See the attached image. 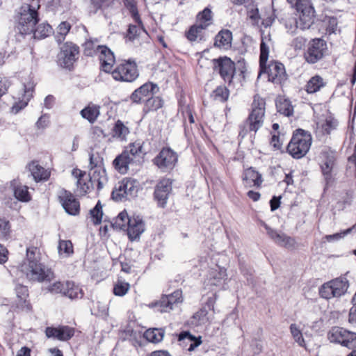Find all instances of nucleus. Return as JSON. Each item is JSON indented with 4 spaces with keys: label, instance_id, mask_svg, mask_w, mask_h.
Segmentation results:
<instances>
[{
    "label": "nucleus",
    "instance_id": "obj_1",
    "mask_svg": "<svg viewBox=\"0 0 356 356\" xmlns=\"http://www.w3.org/2000/svg\"><path fill=\"white\" fill-rule=\"evenodd\" d=\"M40 8L38 0H32L31 3H24L14 16V31L15 35L24 38L31 35L35 26L40 22L38 10Z\"/></svg>",
    "mask_w": 356,
    "mask_h": 356
},
{
    "label": "nucleus",
    "instance_id": "obj_2",
    "mask_svg": "<svg viewBox=\"0 0 356 356\" xmlns=\"http://www.w3.org/2000/svg\"><path fill=\"white\" fill-rule=\"evenodd\" d=\"M266 102L265 98L256 94L253 97L248 117L239 125L238 136L244 138L249 134L254 135L264 126L266 116Z\"/></svg>",
    "mask_w": 356,
    "mask_h": 356
},
{
    "label": "nucleus",
    "instance_id": "obj_3",
    "mask_svg": "<svg viewBox=\"0 0 356 356\" xmlns=\"http://www.w3.org/2000/svg\"><path fill=\"white\" fill-rule=\"evenodd\" d=\"M213 24V12L206 7L197 13L195 22L185 30L184 36L191 44L204 42L208 38V29Z\"/></svg>",
    "mask_w": 356,
    "mask_h": 356
},
{
    "label": "nucleus",
    "instance_id": "obj_4",
    "mask_svg": "<svg viewBox=\"0 0 356 356\" xmlns=\"http://www.w3.org/2000/svg\"><path fill=\"white\" fill-rule=\"evenodd\" d=\"M269 48L264 40L260 44L259 67L260 72L266 74L268 81L275 85L282 86L288 78L284 65L278 60H270L267 64Z\"/></svg>",
    "mask_w": 356,
    "mask_h": 356
},
{
    "label": "nucleus",
    "instance_id": "obj_5",
    "mask_svg": "<svg viewBox=\"0 0 356 356\" xmlns=\"http://www.w3.org/2000/svg\"><path fill=\"white\" fill-rule=\"evenodd\" d=\"M312 143L309 131L298 128L293 131L292 136L286 147V152L294 159H300L309 152Z\"/></svg>",
    "mask_w": 356,
    "mask_h": 356
},
{
    "label": "nucleus",
    "instance_id": "obj_6",
    "mask_svg": "<svg viewBox=\"0 0 356 356\" xmlns=\"http://www.w3.org/2000/svg\"><path fill=\"white\" fill-rule=\"evenodd\" d=\"M111 75L116 81L133 83L139 77L140 72L135 59H119Z\"/></svg>",
    "mask_w": 356,
    "mask_h": 356
},
{
    "label": "nucleus",
    "instance_id": "obj_7",
    "mask_svg": "<svg viewBox=\"0 0 356 356\" xmlns=\"http://www.w3.org/2000/svg\"><path fill=\"white\" fill-rule=\"evenodd\" d=\"M349 285L347 277L341 275L323 283L318 289V294L321 298L327 300L339 298L348 292Z\"/></svg>",
    "mask_w": 356,
    "mask_h": 356
},
{
    "label": "nucleus",
    "instance_id": "obj_8",
    "mask_svg": "<svg viewBox=\"0 0 356 356\" xmlns=\"http://www.w3.org/2000/svg\"><path fill=\"white\" fill-rule=\"evenodd\" d=\"M19 269L31 282H49L55 277L54 272L39 261L22 263Z\"/></svg>",
    "mask_w": 356,
    "mask_h": 356
},
{
    "label": "nucleus",
    "instance_id": "obj_9",
    "mask_svg": "<svg viewBox=\"0 0 356 356\" xmlns=\"http://www.w3.org/2000/svg\"><path fill=\"white\" fill-rule=\"evenodd\" d=\"M318 164L326 186L332 185L336 175L334 173L337 165L336 152L328 147L323 149L318 155Z\"/></svg>",
    "mask_w": 356,
    "mask_h": 356
},
{
    "label": "nucleus",
    "instance_id": "obj_10",
    "mask_svg": "<svg viewBox=\"0 0 356 356\" xmlns=\"http://www.w3.org/2000/svg\"><path fill=\"white\" fill-rule=\"evenodd\" d=\"M140 184L137 179L124 177L115 186L111 197L115 201L129 200L137 196Z\"/></svg>",
    "mask_w": 356,
    "mask_h": 356
},
{
    "label": "nucleus",
    "instance_id": "obj_11",
    "mask_svg": "<svg viewBox=\"0 0 356 356\" xmlns=\"http://www.w3.org/2000/svg\"><path fill=\"white\" fill-rule=\"evenodd\" d=\"M79 55L80 48L76 43L72 41L63 42L60 47V51L57 56L58 65L69 71H72Z\"/></svg>",
    "mask_w": 356,
    "mask_h": 356
},
{
    "label": "nucleus",
    "instance_id": "obj_12",
    "mask_svg": "<svg viewBox=\"0 0 356 356\" xmlns=\"http://www.w3.org/2000/svg\"><path fill=\"white\" fill-rule=\"evenodd\" d=\"M327 44L325 40L320 38L311 39L307 44L302 54L305 61L314 65L322 60L327 54Z\"/></svg>",
    "mask_w": 356,
    "mask_h": 356
},
{
    "label": "nucleus",
    "instance_id": "obj_13",
    "mask_svg": "<svg viewBox=\"0 0 356 356\" xmlns=\"http://www.w3.org/2000/svg\"><path fill=\"white\" fill-rule=\"evenodd\" d=\"M295 6L298 13V19L292 18V22L298 24L301 30L309 29L314 24L315 17V9L311 1L300 0Z\"/></svg>",
    "mask_w": 356,
    "mask_h": 356
},
{
    "label": "nucleus",
    "instance_id": "obj_14",
    "mask_svg": "<svg viewBox=\"0 0 356 356\" xmlns=\"http://www.w3.org/2000/svg\"><path fill=\"white\" fill-rule=\"evenodd\" d=\"M327 339L348 349L356 348V333L342 327L334 326L328 331Z\"/></svg>",
    "mask_w": 356,
    "mask_h": 356
},
{
    "label": "nucleus",
    "instance_id": "obj_15",
    "mask_svg": "<svg viewBox=\"0 0 356 356\" xmlns=\"http://www.w3.org/2000/svg\"><path fill=\"white\" fill-rule=\"evenodd\" d=\"M212 63L214 71L217 72L224 82L230 86L233 83L236 74L235 63L226 56L213 59Z\"/></svg>",
    "mask_w": 356,
    "mask_h": 356
},
{
    "label": "nucleus",
    "instance_id": "obj_16",
    "mask_svg": "<svg viewBox=\"0 0 356 356\" xmlns=\"http://www.w3.org/2000/svg\"><path fill=\"white\" fill-rule=\"evenodd\" d=\"M153 163L163 172L172 170L178 161V155L170 147H163L152 160Z\"/></svg>",
    "mask_w": 356,
    "mask_h": 356
},
{
    "label": "nucleus",
    "instance_id": "obj_17",
    "mask_svg": "<svg viewBox=\"0 0 356 356\" xmlns=\"http://www.w3.org/2000/svg\"><path fill=\"white\" fill-rule=\"evenodd\" d=\"M157 83L148 81L136 88L130 95L129 99L134 104H142L146 99L158 93Z\"/></svg>",
    "mask_w": 356,
    "mask_h": 356
},
{
    "label": "nucleus",
    "instance_id": "obj_18",
    "mask_svg": "<svg viewBox=\"0 0 356 356\" xmlns=\"http://www.w3.org/2000/svg\"><path fill=\"white\" fill-rule=\"evenodd\" d=\"M173 180L168 177H162L156 183L153 193L157 206L161 208L166 207L169 195L172 190Z\"/></svg>",
    "mask_w": 356,
    "mask_h": 356
},
{
    "label": "nucleus",
    "instance_id": "obj_19",
    "mask_svg": "<svg viewBox=\"0 0 356 356\" xmlns=\"http://www.w3.org/2000/svg\"><path fill=\"white\" fill-rule=\"evenodd\" d=\"M100 52L97 54L101 71L111 74L116 65V58L114 53L110 48L104 45L99 47Z\"/></svg>",
    "mask_w": 356,
    "mask_h": 356
},
{
    "label": "nucleus",
    "instance_id": "obj_20",
    "mask_svg": "<svg viewBox=\"0 0 356 356\" xmlns=\"http://www.w3.org/2000/svg\"><path fill=\"white\" fill-rule=\"evenodd\" d=\"M58 198L65 211L72 216L78 215L80 212V203L74 195L69 191L61 189Z\"/></svg>",
    "mask_w": 356,
    "mask_h": 356
},
{
    "label": "nucleus",
    "instance_id": "obj_21",
    "mask_svg": "<svg viewBox=\"0 0 356 356\" xmlns=\"http://www.w3.org/2000/svg\"><path fill=\"white\" fill-rule=\"evenodd\" d=\"M44 333L47 338L67 341L74 337L75 329L68 325H60L58 327H47Z\"/></svg>",
    "mask_w": 356,
    "mask_h": 356
},
{
    "label": "nucleus",
    "instance_id": "obj_22",
    "mask_svg": "<svg viewBox=\"0 0 356 356\" xmlns=\"http://www.w3.org/2000/svg\"><path fill=\"white\" fill-rule=\"evenodd\" d=\"M72 175L77 179V191L81 195H86L95 189V187L86 171L79 168H74L72 171Z\"/></svg>",
    "mask_w": 356,
    "mask_h": 356
},
{
    "label": "nucleus",
    "instance_id": "obj_23",
    "mask_svg": "<svg viewBox=\"0 0 356 356\" xmlns=\"http://www.w3.org/2000/svg\"><path fill=\"white\" fill-rule=\"evenodd\" d=\"M242 181L245 187L260 188L264 179L259 172L253 167H249L243 170Z\"/></svg>",
    "mask_w": 356,
    "mask_h": 356
},
{
    "label": "nucleus",
    "instance_id": "obj_24",
    "mask_svg": "<svg viewBox=\"0 0 356 356\" xmlns=\"http://www.w3.org/2000/svg\"><path fill=\"white\" fill-rule=\"evenodd\" d=\"M180 346L188 352H193L202 343V337H195L189 331H182L178 335Z\"/></svg>",
    "mask_w": 356,
    "mask_h": 356
},
{
    "label": "nucleus",
    "instance_id": "obj_25",
    "mask_svg": "<svg viewBox=\"0 0 356 356\" xmlns=\"http://www.w3.org/2000/svg\"><path fill=\"white\" fill-rule=\"evenodd\" d=\"M26 168L31 172L35 182L47 181L51 177V170L49 168H44L40 165L39 161L37 160H33L30 161Z\"/></svg>",
    "mask_w": 356,
    "mask_h": 356
},
{
    "label": "nucleus",
    "instance_id": "obj_26",
    "mask_svg": "<svg viewBox=\"0 0 356 356\" xmlns=\"http://www.w3.org/2000/svg\"><path fill=\"white\" fill-rule=\"evenodd\" d=\"M130 241H133L140 237L145 230V222L138 216L130 217L129 222L125 229Z\"/></svg>",
    "mask_w": 356,
    "mask_h": 356
},
{
    "label": "nucleus",
    "instance_id": "obj_27",
    "mask_svg": "<svg viewBox=\"0 0 356 356\" xmlns=\"http://www.w3.org/2000/svg\"><path fill=\"white\" fill-rule=\"evenodd\" d=\"M327 86V81L321 75L316 74L311 76L305 83L303 90L309 95L321 92Z\"/></svg>",
    "mask_w": 356,
    "mask_h": 356
},
{
    "label": "nucleus",
    "instance_id": "obj_28",
    "mask_svg": "<svg viewBox=\"0 0 356 356\" xmlns=\"http://www.w3.org/2000/svg\"><path fill=\"white\" fill-rule=\"evenodd\" d=\"M142 104V116L145 118L149 114L156 113L161 109L164 106L165 101L161 96L154 95L146 99Z\"/></svg>",
    "mask_w": 356,
    "mask_h": 356
},
{
    "label": "nucleus",
    "instance_id": "obj_29",
    "mask_svg": "<svg viewBox=\"0 0 356 356\" xmlns=\"http://www.w3.org/2000/svg\"><path fill=\"white\" fill-rule=\"evenodd\" d=\"M15 291L17 297V307L22 310L31 312L33 307L29 300V291L28 287L22 284H17L15 286Z\"/></svg>",
    "mask_w": 356,
    "mask_h": 356
},
{
    "label": "nucleus",
    "instance_id": "obj_30",
    "mask_svg": "<svg viewBox=\"0 0 356 356\" xmlns=\"http://www.w3.org/2000/svg\"><path fill=\"white\" fill-rule=\"evenodd\" d=\"M232 33L229 29H222L215 36L213 46L221 50H228L232 47Z\"/></svg>",
    "mask_w": 356,
    "mask_h": 356
},
{
    "label": "nucleus",
    "instance_id": "obj_31",
    "mask_svg": "<svg viewBox=\"0 0 356 356\" xmlns=\"http://www.w3.org/2000/svg\"><path fill=\"white\" fill-rule=\"evenodd\" d=\"M134 161V159L127 155V152H122L113 161L112 165L114 169L120 174L124 175L129 170V164Z\"/></svg>",
    "mask_w": 356,
    "mask_h": 356
},
{
    "label": "nucleus",
    "instance_id": "obj_32",
    "mask_svg": "<svg viewBox=\"0 0 356 356\" xmlns=\"http://www.w3.org/2000/svg\"><path fill=\"white\" fill-rule=\"evenodd\" d=\"M90 181H92L95 187L97 192L102 190L104 186L108 181V177L105 168H99L90 170L88 175Z\"/></svg>",
    "mask_w": 356,
    "mask_h": 356
},
{
    "label": "nucleus",
    "instance_id": "obj_33",
    "mask_svg": "<svg viewBox=\"0 0 356 356\" xmlns=\"http://www.w3.org/2000/svg\"><path fill=\"white\" fill-rule=\"evenodd\" d=\"M100 106L90 102L80 111V115L90 124H93L97 121L100 115Z\"/></svg>",
    "mask_w": 356,
    "mask_h": 356
},
{
    "label": "nucleus",
    "instance_id": "obj_34",
    "mask_svg": "<svg viewBox=\"0 0 356 356\" xmlns=\"http://www.w3.org/2000/svg\"><path fill=\"white\" fill-rule=\"evenodd\" d=\"M275 106L278 113L286 117L293 115V106L291 102L284 96H279L275 100Z\"/></svg>",
    "mask_w": 356,
    "mask_h": 356
},
{
    "label": "nucleus",
    "instance_id": "obj_35",
    "mask_svg": "<svg viewBox=\"0 0 356 356\" xmlns=\"http://www.w3.org/2000/svg\"><path fill=\"white\" fill-rule=\"evenodd\" d=\"M325 33L329 35L335 33L338 27V19L334 16L322 15L319 19Z\"/></svg>",
    "mask_w": 356,
    "mask_h": 356
},
{
    "label": "nucleus",
    "instance_id": "obj_36",
    "mask_svg": "<svg viewBox=\"0 0 356 356\" xmlns=\"http://www.w3.org/2000/svg\"><path fill=\"white\" fill-rule=\"evenodd\" d=\"M53 33L54 30L50 24L47 22H38L31 35L34 39L42 40L50 36Z\"/></svg>",
    "mask_w": 356,
    "mask_h": 356
},
{
    "label": "nucleus",
    "instance_id": "obj_37",
    "mask_svg": "<svg viewBox=\"0 0 356 356\" xmlns=\"http://www.w3.org/2000/svg\"><path fill=\"white\" fill-rule=\"evenodd\" d=\"M98 40L97 38H88L86 39L84 43L82 44L83 54L88 57H92L97 56L100 52L99 47H104V45L97 44Z\"/></svg>",
    "mask_w": 356,
    "mask_h": 356
},
{
    "label": "nucleus",
    "instance_id": "obj_38",
    "mask_svg": "<svg viewBox=\"0 0 356 356\" xmlns=\"http://www.w3.org/2000/svg\"><path fill=\"white\" fill-rule=\"evenodd\" d=\"M143 337L151 343H158L163 339L164 330L159 328H149L144 332Z\"/></svg>",
    "mask_w": 356,
    "mask_h": 356
},
{
    "label": "nucleus",
    "instance_id": "obj_39",
    "mask_svg": "<svg viewBox=\"0 0 356 356\" xmlns=\"http://www.w3.org/2000/svg\"><path fill=\"white\" fill-rule=\"evenodd\" d=\"M14 196L20 202H27L31 200L27 186L17 184L13 187Z\"/></svg>",
    "mask_w": 356,
    "mask_h": 356
},
{
    "label": "nucleus",
    "instance_id": "obj_40",
    "mask_svg": "<svg viewBox=\"0 0 356 356\" xmlns=\"http://www.w3.org/2000/svg\"><path fill=\"white\" fill-rule=\"evenodd\" d=\"M33 88H27L26 87L24 89V94L22 95V99L19 102L15 103L12 107V111L13 113H18L21 109L25 108L31 97H33Z\"/></svg>",
    "mask_w": 356,
    "mask_h": 356
},
{
    "label": "nucleus",
    "instance_id": "obj_41",
    "mask_svg": "<svg viewBox=\"0 0 356 356\" xmlns=\"http://www.w3.org/2000/svg\"><path fill=\"white\" fill-rule=\"evenodd\" d=\"M229 90L226 86L220 85L216 88L211 93V97L216 101L222 103L227 102L229 97Z\"/></svg>",
    "mask_w": 356,
    "mask_h": 356
},
{
    "label": "nucleus",
    "instance_id": "obj_42",
    "mask_svg": "<svg viewBox=\"0 0 356 356\" xmlns=\"http://www.w3.org/2000/svg\"><path fill=\"white\" fill-rule=\"evenodd\" d=\"M125 7L129 10V13L134 22L144 29V24L140 19L135 0H124Z\"/></svg>",
    "mask_w": 356,
    "mask_h": 356
},
{
    "label": "nucleus",
    "instance_id": "obj_43",
    "mask_svg": "<svg viewBox=\"0 0 356 356\" xmlns=\"http://www.w3.org/2000/svg\"><path fill=\"white\" fill-rule=\"evenodd\" d=\"M129 134V129L123 122L120 120H117L112 129L113 136L120 140H125Z\"/></svg>",
    "mask_w": 356,
    "mask_h": 356
},
{
    "label": "nucleus",
    "instance_id": "obj_44",
    "mask_svg": "<svg viewBox=\"0 0 356 356\" xmlns=\"http://www.w3.org/2000/svg\"><path fill=\"white\" fill-rule=\"evenodd\" d=\"M11 223L5 217L0 216V240L8 241L11 238Z\"/></svg>",
    "mask_w": 356,
    "mask_h": 356
},
{
    "label": "nucleus",
    "instance_id": "obj_45",
    "mask_svg": "<svg viewBox=\"0 0 356 356\" xmlns=\"http://www.w3.org/2000/svg\"><path fill=\"white\" fill-rule=\"evenodd\" d=\"M179 111L184 121L188 118L191 124L195 123V107L193 104H179Z\"/></svg>",
    "mask_w": 356,
    "mask_h": 356
},
{
    "label": "nucleus",
    "instance_id": "obj_46",
    "mask_svg": "<svg viewBox=\"0 0 356 356\" xmlns=\"http://www.w3.org/2000/svg\"><path fill=\"white\" fill-rule=\"evenodd\" d=\"M284 134L281 132H270V145L274 151L283 152Z\"/></svg>",
    "mask_w": 356,
    "mask_h": 356
},
{
    "label": "nucleus",
    "instance_id": "obj_47",
    "mask_svg": "<svg viewBox=\"0 0 356 356\" xmlns=\"http://www.w3.org/2000/svg\"><path fill=\"white\" fill-rule=\"evenodd\" d=\"M90 2L94 13H97L99 10L104 12L112 8L115 3V0H90Z\"/></svg>",
    "mask_w": 356,
    "mask_h": 356
},
{
    "label": "nucleus",
    "instance_id": "obj_48",
    "mask_svg": "<svg viewBox=\"0 0 356 356\" xmlns=\"http://www.w3.org/2000/svg\"><path fill=\"white\" fill-rule=\"evenodd\" d=\"M58 253L69 257L74 254V245L70 240H59L58 245Z\"/></svg>",
    "mask_w": 356,
    "mask_h": 356
},
{
    "label": "nucleus",
    "instance_id": "obj_49",
    "mask_svg": "<svg viewBox=\"0 0 356 356\" xmlns=\"http://www.w3.org/2000/svg\"><path fill=\"white\" fill-rule=\"evenodd\" d=\"M130 287L131 286L129 282L118 280L113 284V293L116 296L122 297L129 292Z\"/></svg>",
    "mask_w": 356,
    "mask_h": 356
},
{
    "label": "nucleus",
    "instance_id": "obj_50",
    "mask_svg": "<svg viewBox=\"0 0 356 356\" xmlns=\"http://www.w3.org/2000/svg\"><path fill=\"white\" fill-rule=\"evenodd\" d=\"M65 296L70 299L82 298L83 293L82 289L71 281H67V288H66Z\"/></svg>",
    "mask_w": 356,
    "mask_h": 356
},
{
    "label": "nucleus",
    "instance_id": "obj_51",
    "mask_svg": "<svg viewBox=\"0 0 356 356\" xmlns=\"http://www.w3.org/2000/svg\"><path fill=\"white\" fill-rule=\"evenodd\" d=\"M89 168L90 170L104 168V159L100 153L95 152L90 154Z\"/></svg>",
    "mask_w": 356,
    "mask_h": 356
},
{
    "label": "nucleus",
    "instance_id": "obj_52",
    "mask_svg": "<svg viewBox=\"0 0 356 356\" xmlns=\"http://www.w3.org/2000/svg\"><path fill=\"white\" fill-rule=\"evenodd\" d=\"M71 28V24L67 21L62 22L58 25L57 35H56V40L58 44H61L64 41Z\"/></svg>",
    "mask_w": 356,
    "mask_h": 356
},
{
    "label": "nucleus",
    "instance_id": "obj_53",
    "mask_svg": "<svg viewBox=\"0 0 356 356\" xmlns=\"http://www.w3.org/2000/svg\"><path fill=\"white\" fill-rule=\"evenodd\" d=\"M338 122L332 116H328L321 126L323 135H330L331 132L337 129Z\"/></svg>",
    "mask_w": 356,
    "mask_h": 356
},
{
    "label": "nucleus",
    "instance_id": "obj_54",
    "mask_svg": "<svg viewBox=\"0 0 356 356\" xmlns=\"http://www.w3.org/2000/svg\"><path fill=\"white\" fill-rule=\"evenodd\" d=\"M130 217L126 211L120 212L115 218L113 226L120 229L125 230L129 222Z\"/></svg>",
    "mask_w": 356,
    "mask_h": 356
},
{
    "label": "nucleus",
    "instance_id": "obj_55",
    "mask_svg": "<svg viewBox=\"0 0 356 356\" xmlns=\"http://www.w3.org/2000/svg\"><path fill=\"white\" fill-rule=\"evenodd\" d=\"M143 145L138 141L131 143L123 150L127 152V155L132 157L134 159L136 156H139L142 154Z\"/></svg>",
    "mask_w": 356,
    "mask_h": 356
},
{
    "label": "nucleus",
    "instance_id": "obj_56",
    "mask_svg": "<svg viewBox=\"0 0 356 356\" xmlns=\"http://www.w3.org/2000/svg\"><path fill=\"white\" fill-rule=\"evenodd\" d=\"M90 217L94 225H99L102 220L103 211L100 201H98L95 207L90 211Z\"/></svg>",
    "mask_w": 356,
    "mask_h": 356
},
{
    "label": "nucleus",
    "instance_id": "obj_57",
    "mask_svg": "<svg viewBox=\"0 0 356 356\" xmlns=\"http://www.w3.org/2000/svg\"><path fill=\"white\" fill-rule=\"evenodd\" d=\"M67 288V281L66 282H56L47 288L48 291L51 293L58 294L60 293L63 296H65V292Z\"/></svg>",
    "mask_w": 356,
    "mask_h": 356
},
{
    "label": "nucleus",
    "instance_id": "obj_58",
    "mask_svg": "<svg viewBox=\"0 0 356 356\" xmlns=\"http://www.w3.org/2000/svg\"><path fill=\"white\" fill-rule=\"evenodd\" d=\"M140 29L146 32L145 29L144 28L143 29L138 24V26L129 24L126 33L125 38L129 41L133 42L139 36Z\"/></svg>",
    "mask_w": 356,
    "mask_h": 356
},
{
    "label": "nucleus",
    "instance_id": "obj_59",
    "mask_svg": "<svg viewBox=\"0 0 356 356\" xmlns=\"http://www.w3.org/2000/svg\"><path fill=\"white\" fill-rule=\"evenodd\" d=\"M154 305L159 307L161 312H168L173 308L172 302L165 295H163L160 300L154 303Z\"/></svg>",
    "mask_w": 356,
    "mask_h": 356
},
{
    "label": "nucleus",
    "instance_id": "obj_60",
    "mask_svg": "<svg viewBox=\"0 0 356 356\" xmlns=\"http://www.w3.org/2000/svg\"><path fill=\"white\" fill-rule=\"evenodd\" d=\"M290 331L294 340L301 347H305V341L303 338L302 334L298 326L293 323L290 325Z\"/></svg>",
    "mask_w": 356,
    "mask_h": 356
},
{
    "label": "nucleus",
    "instance_id": "obj_61",
    "mask_svg": "<svg viewBox=\"0 0 356 356\" xmlns=\"http://www.w3.org/2000/svg\"><path fill=\"white\" fill-rule=\"evenodd\" d=\"M275 242L279 245L284 246L285 248L293 247L295 244L293 238L281 233H280V237H277Z\"/></svg>",
    "mask_w": 356,
    "mask_h": 356
},
{
    "label": "nucleus",
    "instance_id": "obj_62",
    "mask_svg": "<svg viewBox=\"0 0 356 356\" xmlns=\"http://www.w3.org/2000/svg\"><path fill=\"white\" fill-rule=\"evenodd\" d=\"M11 82L6 76H0V100L8 92Z\"/></svg>",
    "mask_w": 356,
    "mask_h": 356
},
{
    "label": "nucleus",
    "instance_id": "obj_63",
    "mask_svg": "<svg viewBox=\"0 0 356 356\" xmlns=\"http://www.w3.org/2000/svg\"><path fill=\"white\" fill-rule=\"evenodd\" d=\"M207 314V310L204 308H202L194 314L193 318L197 320V323L198 325H202L204 324L208 321Z\"/></svg>",
    "mask_w": 356,
    "mask_h": 356
},
{
    "label": "nucleus",
    "instance_id": "obj_64",
    "mask_svg": "<svg viewBox=\"0 0 356 356\" xmlns=\"http://www.w3.org/2000/svg\"><path fill=\"white\" fill-rule=\"evenodd\" d=\"M168 300L172 302V306L174 305L181 302L183 300L182 291L181 289L175 290L174 292L169 295H165Z\"/></svg>",
    "mask_w": 356,
    "mask_h": 356
}]
</instances>
